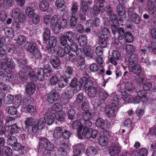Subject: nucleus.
<instances>
[{
  "label": "nucleus",
  "instance_id": "f257e3e1",
  "mask_svg": "<svg viewBox=\"0 0 156 156\" xmlns=\"http://www.w3.org/2000/svg\"><path fill=\"white\" fill-rule=\"evenodd\" d=\"M44 21L47 25L51 24L52 31L55 34L58 33L61 28L64 29L67 26L66 20L57 15H54L51 18L50 16L46 15L44 17Z\"/></svg>",
  "mask_w": 156,
  "mask_h": 156
},
{
  "label": "nucleus",
  "instance_id": "f03ea898",
  "mask_svg": "<svg viewBox=\"0 0 156 156\" xmlns=\"http://www.w3.org/2000/svg\"><path fill=\"white\" fill-rule=\"evenodd\" d=\"M109 99L111 105L106 106L105 112L108 116L112 117L115 114V107L119 108L122 101L121 98L115 92L113 93L111 95Z\"/></svg>",
  "mask_w": 156,
  "mask_h": 156
},
{
  "label": "nucleus",
  "instance_id": "7ed1b4c3",
  "mask_svg": "<svg viewBox=\"0 0 156 156\" xmlns=\"http://www.w3.org/2000/svg\"><path fill=\"white\" fill-rule=\"evenodd\" d=\"M51 35L50 30L47 28L44 29L43 37L45 41H47L49 39V44L47 47L48 52L49 53L53 54L55 51V48L56 45V40L55 37L52 36L50 37Z\"/></svg>",
  "mask_w": 156,
  "mask_h": 156
},
{
  "label": "nucleus",
  "instance_id": "20e7f679",
  "mask_svg": "<svg viewBox=\"0 0 156 156\" xmlns=\"http://www.w3.org/2000/svg\"><path fill=\"white\" fill-rule=\"evenodd\" d=\"M20 58L17 59V62L19 64V68L21 69V71L19 72V73L20 80L23 82L26 81L27 79V75L28 74L29 77L31 78V79H34L35 78V76L33 71H31L29 73L25 72L26 67L24 64L27 62L26 61H25V62L23 61L24 62L23 65L21 63L22 61H21L20 62Z\"/></svg>",
  "mask_w": 156,
  "mask_h": 156
},
{
  "label": "nucleus",
  "instance_id": "39448f33",
  "mask_svg": "<svg viewBox=\"0 0 156 156\" xmlns=\"http://www.w3.org/2000/svg\"><path fill=\"white\" fill-rule=\"evenodd\" d=\"M54 148V144L47 138L42 137L40 139L37 146L38 152H41L42 150L53 152Z\"/></svg>",
  "mask_w": 156,
  "mask_h": 156
},
{
  "label": "nucleus",
  "instance_id": "423d86ee",
  "mask_svg": "<svg viewBox=\"0 0 156 156\" xmlns=\"http://www.w3.org/2000/svg\"><path fill=\"white\" fill-rule=\"evenodd\" d=\"M123 100L127 103H132L134 104H138L140 102L141 98L142 97L146 95V92L144 90H140L137 93V97H132L126 93L122 94Z\"/></svg>",
  "mask_w": 156,
  "mask_h": 156
},
{
  "label": "nucleus",
  "instance_id": "0eeeda50",
  "mask_svg": "<svg viewBox=\"0 0 156 156\" xmlns=\"http://www.w3.org/2000/svg\"><path fill=\"white\" fill-rule=\"evenodd\" d=\"M52 71L51 66L48 64H46L44 69L38 68L37 71L36 77L38 80L41 81H43L45 77H48L51 75Z\"/></svg>",
  "mask_w": 156,
  "mask_h": 156
},
{
  "label": "nucleus",
  "instance_id": "6e6552de",
  "mask_svg": "<svg viewBox=\"0 0 156 156\" xmlns=\"http://www.w3.org/2000/svg\"><path fill=\"white\" fill-rule=\"evenodd\" d=\"M15 68V63L11 59L6 58L2 60L0 59V69L3 68L7 73L10 74L12 72Z\"/></svg>",
  "mask_w": 156,
  "mask_h": 156
},
{
  "label": "nucleus",
  "instance_id": "1a4fd4ad",
  "mask_svg": "<svg viewBox=\"0 0 156 156\" xmlns=\"http://www.w3.org/2000/svg\"><path fill=\"white\" fill-rule=\"evenodd\" d=\"M46 121L44 117H42L40 119H36L31 129L28 131V133L34 135L38 131L42 129L44 127Z\"/></svg>",
  "mask_w": 156,
  "mask_h": 156
},
{
  "label": "nucleus",
  "instance_id": "9d476101",
  "mask_svg": "<svg viewBox=\"0 0 156 156\" xmlns=\"http://www.w3.org/2000/svg\"><path fill=\"white\" fill-rule=\"evenodd\" d=\"M19 9L15 8L12 10L11 16L14 19L17 18L19 22L20 23H24L26 20V16L23 12H18Z\"/></svg>",
  "mask_w": 156,
  "mask_h": 156
},
{
  "label": "nucleus",
  "instance_id": "9b49d317",
  "mask_svg": "<svg viewBox=\"0 0 156 156\" xmlns=\"http://www.w3.org/2000/svg\"><path fill=\"white\" fill-rule=\"evenodd\" d=\"M79 83L81 87H83L85 90H88L93 85L92 80L85 77H82L80 79Z\"/></svg>",
  "mask_w": 156,
  "mask_h": 156
},
{
  "label": "nucleus",
  "instance_id": "f8f14e48",
  "mask_svg": "<svg viewBox=\"0 0 156 156\" xmlns=\"http://www.w3.org/2000/svg\"><path fill=\"white\" fill-rule=\"evenodd\" d=\"M95 124L97 127L102 129H108L110 127V124L109 122L101 118H99L96 120Z\"/></svg>",
  "mask_w": 156,
  "mask_h": 156
},
{
  "label": "nucleus",
  "instance_id": "ddd939ff",
  "mask_svg": "<svg viewBox=\"0 0 156 156\" xmlns=\"http://www.w3.org/2000/svg\"><path fill=\"white\" fill-rule=\"evenodd\" d=\"M7 141L8 145L11 146H14V149L18 151L20 148L21 144L17 143V140L16 138L13 136H9Z\"/></svg>",
  "mask_w": 156,
  "mask_h": 156
},
{
  "label": "nucleus",
  "instance_id": "4468645a",
  "mask_svg": "<svg viewBox=\"0 0 156 156\" xmlns=\"http://www.w3.org/2000/svg\"><path fill=\"white\" fill-rule=\"evenodd\" d=\"M128 14L130 19L136 24H139L140 23V20L139 16L134 12V8L131 7L128 10Z\"/></svg>",
  "mask_w": 156,
  "mask_h": 156
},
{
  "label": "nucleus",
  "instance_id": "2eb2a0df",
  "mask_svg": "<svg viewBox=\"0 0 156 156\" xmlns=\"http://www.w3.org/2000/svg\"><path fill=\"white\" fill-rule=\"evenodd\" d=\"M109 133L107 131H104V135L100 136L98 138V141L99 144L102 146H105L108 142V137Z\"/></svg>",
  "mask_w": 156,
  "mask_h": 156
},
{
  "label": "nucleus",
  "instance_id": "dca6fc26",
  "mask_svg": "<svg viewBox=\"0 0 156 156\" xmlns=\"http://www.w3.org/2000/svg\"><path fill=\"white\" fill-rule=\"evenodd\" d=\"M117 12L119 15V20L123 21L126 20L125 9L124 7L121 4L118 5L117 7Z\"/></svg>",
  "mask_w": 156,
  "mask_h": 156
},
{
  "label": "nucleus",
  "instance_id": "f3484780",
  "mask_svg": "<svg viewBox=\"0 0 156 156\" xmlns=\"http://www.w3.org/2000/svg\"><path fill=\"white\" fill-rule=\"evenodd\" d=\"M121 150V147L119 144H113L109 150V154L111 156H119Z\"/></svg>",
  "mask_w": 156,
  "mask_h": 156
},
{
  "label": "nucleus",
  "instance_id": "a211bd4d",
  "mask_svg": "<svg viewBox=\"0 0 156 156\" xmlns=\"http://www.w3.org/2000/svg\"><path fill=\"white\" fill-rule=\"evenodd\" d=\"M72 126L74 129H77V135L78 138H81L80 132L82 130L83 127V125L80 120L74 121L72 124Z\"/></svg>",
  "mask_w": 156,
  "mask_h": 156
},
{
  "label": "nucleus",
  "instance_id": "6ab92c4d",
  "mask_svg": "<svg viewBox=\"0 0 156 156\" xmlns=\"http://www.w3.org/2000/svg\"><path fill=\"white\" fill-rule=\"evenodd\" d=\"M36 4L35 2L31 3L30 6L27 7L25 10L26 14L29 18H32L33 16L36 14L34 12L36 8Z\"/></svg>",
  "mask_w": 156,
  "mask_h": 156
},
{
  "label": "nucleus",
  "instance_id": "aec40b11",
  "mask_svg": "<svg viewBox=\"0 0 156 156\" xmlns=\"http://www.w3.org/2000/svg\"><path fill=\"white\" fill-rule=\"evenodd\" d=\"M50 109H48L45 114L46 123L48 125H51L54 121V114L51 113Z\"/></svg>",
  "mask_w": 156,
  "mask_h": 156
},
{
  "label": "nucleus",
  "instance_id": "412c9836",
  "mask_svg": "<svg viewBox=\"0 0 156 156\" xmlns=\"http://www.w3.org/2000/svg\"><path fill=\"white\" fill-rule=\"evenodd\" d=\"M59 94L55 91L50 92L48 96L47 101L49 103H52L59 98Z\"/></svg>",
  "mask_w": 156,
  "mask_h": 156
},
{
  "label": "nucleus",
  "instance_id": "4be33fe9",
  "mask_svg": "<svg viewBox=\"0 0 156 156\" xmlns=\"http://www.w3.org/2000/svg\"><path fill=\"white\" fill-rule=\"evenodd\" d=\"M50 62L53 67L57 69H59L60 62L58 57L55 55L51 56L50 58Z\"/></svg>",
  "mask_w": 156,
  "mask_h": 156
},
{
  "label": "nucleus",
  "instance_id": "5701e85b",
  "mask_svg": "<svg viewBox=\"0 0 156 156\" xmlns=\"http://www.w3.org/2000/svg\"><path fill=\"white\" fill-rule=\"evenodd\" d=\"M84 54L86 56L89 58H95V54L93 53L91 50L90 48L88 46H85L83 47Z\"/></svg>",
  "mask_w": 156,
  "mask_h": 156
},
{
  "label": "nucleus",
  "instance_id": "b1692460",
  "mask_svg": "<svg viewBox=\"0 0 156 156\" xmlns=\"http://www.w3.org/2000/svg\"><path fill=\"white\" fill-rule=\"evenodd\" d=\"M73 152L74 154H80L85 149L84 145L79 144L73 147Z\"/></svg>",
  "mask_w": 156,
  "mask_h": 156
},
{
  "label": "nucleus",
  "instance_id": "393cba45",
  "mask_svg": "<svg viewBox=\"0 0 156 156\" xmlns=\"http://www.w3.org/2000/svg\"><path fill=\"white\" fill-rule=\"evenodd\" d=\"M74 95V90L70 87H68L65 90L64 93H62V97L66 98V97L72 98Z\"/></svg>",
  "mask_w": 156,
  "mask_h": 156
},
{
  "label": "nucleus",
  "instance_id": "a878e982",
  "mask_svg": "<svg viewBox=\"0 0 156 156\" xmlns=\"http://www.w3.org/2000/svg\"><path fill=\"white\" fill-rule=\"evenodd\" d=\"M62 106L59 103H56L54 104L52 106L51 108L48 109H50L51 113L54 114L56 112H59L61 111L62 109Z\"/></svg>",
  "mask_w": 156,
  "mask_h": 156
},
{
  "label": "nucleus",
  "instance_id": "bb28decb",
  "mask_svg": "<svg viewBox=\"0 0 156 156\" xmlns=\"http://www.w3.org/2000/svg\"><path fill=\"white\" fill-rule=\"evenodd\" d=\"M20 130V128L18 127L16 124H14L11 126L10 129H9L8 131L7 132V135L8 136H10L17 133Z\"/></svg>",
  "mask_w": 156,
  "mask_h": 156
},
{
  "label": "nucleus",
  "instance_id": "cd10ccee",
  "mask_svg": "<svg viewBox=\"0 0 156 156\" xmlns=\"http://www.w3.org/2000/svg\"><path fill=\"white\" fill-rule=\"evenodd\" d=\"M70 85L71 87L75 88L73 89L76 92L79 91L81 89L80 83L78 82L76 78L72 80Z\"/></svg>",
  "mask_w": 156,
  "mask_h": 156
},
{
  "label": "nucleus",
  "instance_id": "c85d7f7f",
  "mask_svg": "<svg viewBox=\"0 0 156 156\" xmlns=\"http://www.w3.org/2000/svg\"><path fill=\"white\" fill-rule=\"evenodd\" d=\"M128 69L130 72H133L136 75L139 74L141 71V69L138 65L128 66Z\"/></svg>",
  "mask_w": 156,
  "mask_h": 156
},
{
  "label": "nucleus",
  "instance_id": "c756f323",
  "mask_svg": "<svg viewBox=\"0 0 156 156\" xmlns=\"http://www.w3.org/2000/svg\"><path fill=\"white\" fill-rule=\"evenodd\" d=\"M80 133L81 136V138H79L80 139H82L83 137L86 138H90V130L88 128L84 127L83 131L82 132L81 130L80 132Z\"/></svg>",
  "mask_w": 156,
  "mask_h": 156
},
{
  "label": "nucleus",
  "instance_id": "7c9ffc66",
  "mask_svg": "<svg viewBox=\"0 0 156 156\" xmlns=\"http://www.w3.org/2000/svg\"><path fill=\"white\" fill-rule=\"evenodd\" d=\"M35 90V85L34 83H30L27 84L26 88L27 93L29 95H32Z\"/></svg>",
  "mask_w": 156,
  "mask_h": 156
},
{
  "label": "nucleus",
  "instance_id": "2f4dec72",
  "mask_svg": "<svg viewBox=\"0 0 156 156\" xmlns=\"http://www.w3.org/2000/svg\"><path fill=\"white\" fill-rule=\"evenodd\" d=\"M14 0H0V6L1 7H12L14 4Z\"/></svg>",
  "mask_w": 156,
  "mask_h": 156
},
{
  "label": "nucleus",
  "instance_id": "473e14b6",
  "mask_svg": "<svg viewBox=\"0 0 156 156\" xmlns=\"http://www.w3.org/2000/svg\"><path fill=\"white\" fill-rule=\"evenodd\" d=\"M92 3V2H87L85 0H83L80 2L81 7L83 11L86 12L89 10L90 5Z\"/></svg>",
  "mask_w": 156,
  "mask_h": 156
},
{
  "label": "nucleus",
  "instance_id": "72a5a7b5",
  "mask_svg": "<svg viewBox=\"0 0 156 156\" xmlns=\"http://www.w3.org/2000/svg\"><path fill=\"white\" fill-rule=\"evenodd\" d=\"M63 132L61 127H56L53 132L54 137L57 139L61 138L62 136Z\"/></svg>",
  "mask_w": 156,
  "mask_h": 156
},
{
  "label": "nucleus",
  "instance_id": "f704fd0d",
  "mask_svg": "<svg viewBox=\"0 0 156 156\" xmlns=\"http://www.w3.org/2000/svg\"><path fill=\"white\" fill-rule=\"evenodd\" d=\"M68 82V81L65 76H61L59 78L58 85L59 87L62 88L65 87Z\"/></svg>",
  "mask_w": 156,
  "mask_h": 156
},
{
  "label": "nucleus",
  "instance_id": "c9c22d12",
  "mask_svg": "<svg viewBox=\"0 0 156 156\" xmlns=\"http://www.w3.org/2000/svg\"><path fill=\"white\" fill-rule=\"evenodd\" d=\"M39 7L40 9L42 11L45 12L49 8V2L46 0H44L41 2L39 4Z\"/></svg>",
  "mask_w": 156,
  "mask_h": 156
},
{
  "label": "nucleus",
  "instance_id": "e433bc0d",
  "mask_svg": "<svg viewBox=\"0 0 156 156\" xmlns=\"http://www.w3.org/2000/svg\"><path fill=\"white\" fill-rule=\"evenodd\" d=\"M78 42L80 45L83 47L87 46V40L86 36L84 35H80L78 38Z\"/></svg>",
  "mask_w": 156,
  "mask_h": 156
},
{
  "label": "nucleus",
  "instance_id": "4c0bfd02",
  "mask_svg": "<svg viewBox=\"0 0 156 156\" xmlns=\"http://www.w3.org/2000/svg\"><path fill=\"white\" fill-rule=\"evenodd\" d=\"M55 118L58 121L60 122H63L65 118V114L62 111L59 112H56L54 114Z\"/></svg>",
  "mask_w": 156,
  "mask_h": 156
},
{
  "label": "nucleus",
  "instance_id": "58836bf2",
  "mask_svg": "<svg viewBox=\"0 0 156 156\" xmlns=\"http://www.w3.org/2000/svg\"><path fill=\"white\" fill-rule=\"evenodd\" d=\"M137 58L138 56L136 55L133 54L131 55L128 60L129 64L128 66H130L136 65Z\"/></svg>",
  "mask_w": 156,
  "mask_h": 156
},
{
  "label": "nucleus",
  "instance_id": "ea45409f",
  "mask_svg": "<svg viewBox=\"0 0 156 156\" xmlns=\"http://www.w3.org/2000/svg\"><path fill=\"white\" fill-rule=\"evenodd\" d=\"M105 10L104 7L99 9L98 7L95 5L90 10V13L91 14L93 15H97L100 13V11L103 12Z\"/></svg>",
  "mask_w": 156,
  "mask_h": 156
},
{
  "label": "nucleus",
  "instance_id": "a19ab883",
  "mask_svg": "<svg viewBox=\"0 0 156 156\" xmlns=\"http://www.w3.org/2000/svg\"><path fill=\"white\" fill-rule=\"evenodd\" d=\"M5 37L0 38V55H4L5 54V51L3 48L5 42Z\"/></svg>",
  "mask_w": 156,
  "mask_h": 156
},
{
  "label": "nucleus",
  "instance_id": "79ce46f5",
  "mask_svg": "<svg viewBox=\"0 0 156 156\" xmlns=\"http://www.w3.org/2000/svg\"><path fill=\"white\" fill-rule=\"evenodd\" d=\"M91 103L94 109L98 110L101 108V103L98 100H93L92 101Z\"/></svg>",
  "mask_w": 156,
  "mask_h": 156
},
{
  "label": "nucleus",
  "instance_id": "37998d69",
  "mask_svg": "<svg viewBox=\"0 0 156 156\" xmlns=\"http://www.w3.org/2000/svg\"><path fill=\"white\" fill-rule=\"evenodd\" d=\"M37 49L36 48V44L34 43L30 42L28 44L27 48V51L32 54L34 53V51Z\"/></svg>",
  "mask_w": 156,
  "mask_h": 156
},
{
  "label": "nucleus",
  "instance_id": "c03bdc74",
  "mask_svg": "<svg viewBox=\"0 0 156 156\" xmlns=\"http://www.w3.org/2000/svg\"><path fill=\"white\" fill-rule=\"evenodd\" d=\"M55 4L56 6L59 8H64L66 5L65 0H56Z\"/></svg>",
  "mask_w": 156,
  "mask_h": 156
},
{
  "label": "nucleus",
  "instance_id": "a18cd8bd",
  "mask_svg": "<svg viewBox=\"0 0 156 156\" xmlns=\"http://www.w3.org/2000/svg\"><path fill=\"white\" fill-rule=\"evenodd\" d=\"M86 97L84 95L83 93L81 92L79 93L76 96V102L79 104L81 103L83 101L86 100Z\"/></svg>",
  "mask_w": 156,
  "mask_h": 156
},
{
  "label": "nucleus",
  "instance_id": "49530a36",
  "mask_svg": "<svg viewBox=\"0 0 156 156\" xmlns=\"http://www.w3.org/2000/svg\"><path fill=\"white\" fill-rule=\"evenodd\" d=\"M26 110L31 115L35 114L36 112V108L33 105H28L26 107Z\"/></svg>",
  "mask_w": 156,
  "mask_h": 156
},
{
  "label": "nucleus",
  "instance_id": "de8ad7c7",
  "mask_svg": "<svg viewBox=\"0 0 156 156\" xmlns=\"http://www.w3.org/2000/svg\"><path fill=\"white\" fill-rule=\"evenodd\" d=\"M6 111L9 114L13 115L16 114L17 112V110L16 107L11 106L7 107Z\"/></svg>",
  "mask_w": 156,
  "mask_h": 156
},
{
  "label": "nucleus",
  "instance_id": "09e8293b",
  "mask_svg": "<svg viewBox=\"0 0 156 156\" xmlns=\"http://www.w3.org/2000/svg\"><path fill=\"white\" fill-rule=\"evenodd\" d=\"M10 86L9 85L5 84L2 83H0V93L5 94L4 91L9 90Z\"/></svg>",
  "mask_w": 156,
  "mask_h": 156
},
{
  "label": "nucleus",
  "instance_id": "8fccbe9b",
  "mask_svg": "<svg viewBox=\"0 0 156 156\" xmlns=\"http://www.w3.org/2000/svg\"><path fill=\"white\" fill-rule=\"evenodd\" d=\"M108 39L106 38L105 36L103 37L102 35L101 37H99V44L101 45L103 48H105L106 46L107 43Z\"/></svg>",
  "mask_w": 156,
  "mask_h": 156
},
{
  "label": "nucleus",
  "instance_id": "3c124183",
  "mask_svg": "<svg viewBox=\"0 0 156 156\" xmlns=\"http://www.w3.org/2000/svg\"><path fill=\"white\" fill-rule=\"evenodd\" d=\"M5 35L9 39L13 38L14 34L13 30L11 28H8L5 30Z\"/></svg>",
  "mask_w": 156,
  "mask_h": 156
},
{
  "label": "nucleus",
  "instance_id": "603ef678",
  "mask_svg": "<svg viewBox=\"0 0 156 156\" xmlns=\"http://www.w3.org/2000/svg\"><path fill=\"white\" fill-rule=\"evenodd\" d=\"M135 50V48L132 45L128 44L126 45V51L127 53L131 54L134 52Z\"/></svg>",
  "mask_w": 156,
  "mask_h": 156
},
{
  "label": "nucleus",
  "instance_id": "864d4df0",
  "mask_svg": "<svg viewBox=\"0 0 156 156\" xmlns=\"http://www.w3.org/2000/svg\"><path fill=\"white\" fill-rule=\"evenodd\" d=\"M125 41L128 42H131L133 40V37L131 33L129 32L125 33Z\"/></svg>",
  "mask_w": 156,
  "mask_h": 156
},
{
  "label": "nucleus",
  "instance_id": "5fc2aeb1",
  "mask_svg": "<svg viewBox=\"0 0 156 156\" xmlns=\"http://www.w3.org/2000/svg\"><path fill=\"white\" fill-rule=\"evenodd\" d=\"M87 93L88 95L90 97H94L96 95L97 90V88L95 87H93L90 88L88 90Z\"/></svg>",
  "mask_w": 156,
  "mask_h": 156
},
{
  "label": "nucleus",
  "instance_id": "6e6d98bb",
  "mask_svg": "<svg viewBox=\"0 0 156 156\" xmlns=\"http://www.w3.org/2000/svg\"><path fill=\"white\" fill-rule=\"evenodd\" d=\"M57 48V54L58 56L60 57H63L66 54L64 51V49L61 47H58V48L56 47V45L55 48V50H56V49Z\"/></svg>",
  "mask_w": 156,
  "mask_h": 156
},
{
  "label": "nucleus",
  "instance_id": "4d7b16f0",
  "mask_svg": "<svg viewBox=\"0 0 156 156\" xmlns=\"http://www.w3.org/2000/svg\"><path fill=\"white\" fill-rule=\"evenodd\" d=\"M125 87L128 91L130 92H132L134 88V86L130 81H128L125 84Z\"/></svg>",
  "mask_w": 156,
  "mask_h": 156
},
{
  "label": "nucleus",
  "instance_id": "13d9d810",
  "mask_svg": "<svg viewBox=\"0 0 156 156\" xmlns=\"http://www.w3.org/2000/svg\"><path fill=\"white\" fill-rule=\"evenodd\" d=\"M0 79L3 81L6 82L10 80L9 76L2 71L0 72Z\"/></svg>",
  "mask_w": 156,
  "mask_h": 156
},
{
  "label": "nucleus",
  "instance_id": "bf43d9fd",
  "mask_svg": "<svg viewBox=\"0 0 156 156\" xmlns=\"http://www.w3.org/2000/svg\"><path fill=\"white\" fill-rule=\"evenodd\" d=\"M34 120L33 118L31 117H27L25 121V123L26 125L27 126H32V127L33 125L34 124Z\"/></svg>",
  "mask_w": 156,
  "mask_h": 156
},
{
  "label": "nucleus",
  "instance_id": "052dcab7",
  "mask_svg": "<svg viewBox=\"0 0 156 156\" xmlns=\"http://www.w3.org/2000/svg\"><path fill=\"white\" fill-rule=\"evenodd\" d=\"M82 116L83 118L85 121L90 120L92 118L91 114L89 111H87L84 112Z\"/></svg>",
  "mask_w": 156,
  "mask_h": 156
},
{
  "label": "nucleus",
  "instance_id": "680f3d73",
  "mask_svg": "<svg viewBox=\"0 0 156 156\" xmlns=\"http://www.w3.org/2000/svg\"><path fill=\"white\" fill-rule=\"evenodd\" d=\"M26 41V38L25 36L20 35L19 36L16 40L17 43L19 45L23 44Z\"/></svg>",
  "mask_w": 156,
  "mask_h": 156
},
{
  "label": "nucleus",
  "instance_id": "e2e57ef3",
  "mask_svg": "<svg viewBox=\"0 0 156 156\" xmlns=\"http://www.w3.org/2000/svg\"><path fill=\"white\" fill-rule=\"evenodd\" d=\"M117 32L119 33V40H122L124 38L125 36L124 30L123 28L120 27L117 29Z\"/></svg>",
  "mask_w": 156,
  "mask_h": 156
},
{
  "label": "nucleus",
  "instance_id": "0e129e2a",
  "mask_svg": "<svg viewBox=\"0 0 156 156\" xmlns=\"http://www.w3.org/2000/svg\"><path fill=\"white\" fill-rule=\"evenodd\" d=\"M96 153V149L93 147H88L86 151V153L88 155H94Z\"/></svg>",
  "mask_w": 156,
  "mask_h": 156
},
{
  "label": "nucleus",
  "instance_id": "69168bd1",
  "mask_svg": "<svg viewBox=\"0 0 156 156\" xmlns=\"http://www.w3.org/2000/svg\"><path fill=\"white\" fill-rule=\"evenodd\" d=\"M112 58H114L117 60L121 59V56L120 53L117 51L115 50L112 53Z\"/></svg>",
  "mask_w": 156,
  "mask_h": 156
},
{
  "label": "nucleus",
  "instance_id": "338daca9",
  "mask_svg": "<svg viewBox=\"0 0 156 156\" xmlns=\"http://www.w3.org/2000/svg\"><path fill=\"white\" fill-rule=\"evenodd\" d=\"M3 151L7 156H10L12 154V150L8 146H4L3 148Z\"/></svg>",
  "mask_w": 156,
  "mask_h": 156
},
{
  "label": "nucleus",
  "instance_id": "774afa93",
  "mask_svg": "<svg viewBox=\"0 0 156 156\" xmlns=\"http://www.w3.org/2000/svg\"><path fill=\"white\" fill-rule=\"evenodd\" d=\"M99 67L95 63H93L90 66V69L91 71L95 73L99 69Z\"/></svg>",
  "mask_w": 156,
  "mask_h": 156
}]
</instances>
